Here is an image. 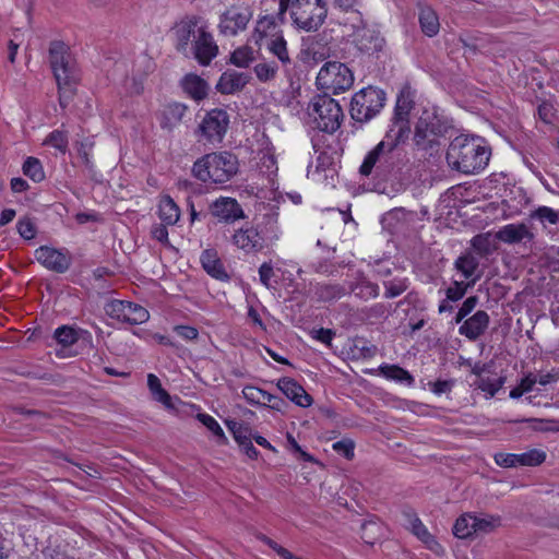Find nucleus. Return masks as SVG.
Listing matches in <instances>:
<instances>
[{
    "instance_id": "f257e3e1",
    "label": "nucleus",
    "mask_w": 559,
    "mask_h": 559,
    "mask_svg": "<svg viewBox=\"0 0 559 559\" xmlns=\"http://www.w3.org/2000/svg\"><path fill=\"white\" fill-rule=\"evenodd\" d=\"M407 138L400 136L393 131H388L380 141L364 158L359 168L360 175L383 181L401 178L404 160L401 151L397 148Z\"/></svg>"
},
{
    "instance_id": "f03ea898",
    "label": "nucleus",
    "mask_w": 559,
    "mask_h": 559,
    "mask_svg": "<svg viewBox=\"0 0 559 559\" xmlns=\"http://www.w3.org/2000/svg\"><path fill=\"white\" fill-rule=\"evenodd\" d=\"M490 155L491 151L483 139L459 135L451 141L445 158L452 169L471 175L481 171L488 165Z\"/></svg>"
},
{
    "instance_id": "7ed1b4c3",
    "label": "nucleus",
    "mask_w": 559,
    "mask_h": 559,
    "mask_svg": "<svg viewBox=\"0 0 559 559\" xmlns=\"http://www.w3.org/2000/svg\"><path fill=\"white\" fill-rule=\"evenodd\" d=\"M450 129L451 120L437 106L424 107L415 124L414 143L418 150L432 151Z\"/></svg>"
},
{
    "instance_id": "20e7f679",
    "label": "nucleus",
    "mask_w": 559,
    "mask_h": 559,
    "mask_svg": "<svg viewBox=\"0 0 559 559\" xmlns=\"http://www.w3.org/2000/svg\"><path fill=\"white\" fill-rule=\"evenodd\" d=\"M238 169L237 156L225 151L198 158L192 166V174L202 182L225 183L237 175Z\"/></svg>"
},
{
    "instance_id": "39448f33",
    "label": "nucleus",
    "mask_w": 559,
    "mask_h": 559,
    "mask_svg": "<svg viewBox=\"0 0 559 559\" xmlns=\"http://www.w3.org/2000/svg\"><path fill=\"white\" fill-rule=\"evenodd\" d=\"M309 116L316 127L326 133L335 132L342 124L344 114L338 102L329 94L316 95L308 105Z\"/></svg>"
},
{
    "instance_id": "423d86ee",
    "label": "nucleus",
    "mask_w": 559,
    "mask_h": 559,
    "mask_svg": "<svg viewBox=\"0 0 559 559\" xmlns=\"http://www.w3.org/2000/svg\"><path fill=\"white\" fill-rule=\"evenodd\" d=\"M385 93L373 86L357 92L350 102V116L357 122H368L374 118L385 104Z\"/></svg>"
},
{
    "instance_id": "0eeeda50",
    "label": "nucleus",
    "mask_w": 559,
    "mask_h": 559,
    "mask_svg": "<svg viewBox=\"0 0 559 559\" xmlns=\"http://www.w3.org/2000/svg\"><path fill=\"white\" fill-rule=\"evenodd\" d=\"M354 84V74L344 63L337 61L325 62L318 75L317 86L324 93L340 94L349 90Z\"/></svg>"
},
{
    "instance_id": "6e6552de",
    "label": "nucleus",
    "mask_w": 559,
    "mask_h": 559,
    "mask_svg": "<svg viewBox=\"0 0 559 559\" xmlns=\"http://www.w3.org/2000/svg\"><path fill=\"white\" fill-rule=\"evenodd\" d=\"M326 14L325 0H296L292 19L299 28L311 32L324 23Z\"/></svg>"
},
{
    "instance_id": "1a4fd4ad",
    "label": "nucleus",
    "mask_w": 559,
    "mask_h": 559,
    "mask_svg": "<svg viewBox=\"0 0 559 559\" xmlns=\"http://www.w3.org/2000/svg\"><path fill=\"white\" fill-rule=\"evenodd\" d=\"M49 63L57 85L75 84L76 73L69 47L60 40H53L49 46Z\"/></svg>"
},
{
    "instance_id": "9d476101",
    "label": "nucleus",
    "mask_w": 559,
    "mask_h": 559,
    "mask_svg": "<svg viewBox=\"0 0 559 559\" xmlns=\"http://www.w3.org/2000/svg\"><path fill=\"white\" fill-rule=\"evenodd\" d=\"M229 126V115L226 110L215 108L206 112L195 135L199 142L218 144L223 141Z\"/></svg>"
},
{
    "instance_id": "9b49d317",
    "label": "nucleus",
    "mask_w": 559,
    "mask_h": 559,
    "mask_svg": "<svg viewBox=\"0 0 559 559\" xmlns=\"http://www.w3.org/2000/svg\"><path fill=\"white\" fill-rule=\"evenodd\" d=\"M416 91L406 84L400 91L392 117V124L389 131H393L400 136L408 138L411 133L409 115L415 106Z\"/></svg>"
},
{
    "instance_id": "f8f14e48",
    "label": "nucleus",
    "mask_w": 559,
    "mask_h": 559,
    "mask_svg": "<svg viewBox=\"0 0 559 559\" xmlns=\"http://www.w3.org/2000/svg\"><path fill=\"white\" fill-rule=\"evenodd\" d=\"M206 22L199 15L190 14L183 16L173 27L175 49L183 56H189L191 38L200 34L201 27H206Z\"/></svg>"
},
{
    "instance_id": "ddd939ff",
    "label": "nucleus",
    "mask_w": 559,
    "mask_h": 559,
    "mask_svg": "<svg viewBox=\"0 0 559 559\" xmlns=\"http://www.w3.org/2000/svg\"><path fill=\"white\" fill-rule=\"evenodd\" d=\"M253 16L248 5H230L219 16L218 32L223 36L234 37L243 32Z\"/></svg>"
},
{
    "instance_id": "4468645a",
    "label": "nucleus",
    "mask_w": 559,
    "mask_h": 559,
    "mask_svg": "<svg viewBox=\"0 0 559 559\" xmlns=\"http://www.w3.org/2000/svg\"><path fill=\"white\" fill-rule=\"evenodd\" d=\"M189 52L202 67L210 66L212 60L218 56V46L207 26L200 28V34L192 41Z\"/></svg>"
},
{
    "instance_id": "2eb2a0df",
    "label": "nucleus",
    "mask_w": 559,
    "mask_h": 559,
    "mask_svg": "<svg viewBox=\"0 0 559 559\" xmlns=\"http://www.w3.org/2000/svg\"><path fill=\"white\" fill-rule=\"evenodd\" d=\"M34 255L37 262L56 273L67 272L72 263V258L68 250H59L48 246L37 248Z\"/></svg>"
},
{
    "instance_id": "dca6fc26",
    "label": "nucleus",
    "mask_w": 559,
    "mask_h": 559,
    "mask_svg": "<svg viewBox=\"0 0 559 559\" xmlns=\"http://www.w3.org/2000/svg\"><path fill=\"white\" fill-rule=\"evenodd\" d=\"M495 462L501 467L538 466L546 460L544 451L533 449L524 453H496Z\"/></svg>"
},
{
    "instance_id": "f3484780",
    "label": "nucleus",
    "mask_w": 559,
    "mask_h": 559,
    "mask_svg": "<svg viewBox=\"0 0 559 559\" xmlns=\"http://www.w3.org/2000/svg\"><path fill=\"white\" fill-rule=\"evenodd\" d=\"M211 214L218 221L233 224L246 217L238 201L229 197H221L210 204Z\"/></svg>"
},
{
    "instance_id": "a211bd4d",
    "label": "nucleus",
    "mask_w": 559,
    "mask_h": 559,
    "mask_svg": "<svg viewBox=\"0 0 559 559\" xmlns=\"http://www.w3.org/2000/svg\"><path fill=\"white\" fill-rule=\"evenodd\" d=\"M231 242L246 253H257L265 248L258 227L253 226L237 229L231 237Z\"/></svg>"
},
{
    "instance_id": "6ab92c4d",
    "label": "nucleus",
    "mask_w": 559,
    "mask_h": 559,
    "mask_svg": "<svg viewBox=\"0 0 559 559\" xmlns=\"http://www.w3.org/2000/svg\"><path fill=\"white\" fill-rule=\"evenodd\" d=\"M403 516L405 518L411 532L421 540L428 549L437 555L444 552L443 547L437 542V539L428 532L427 527L417 516L412 509L403 510Z\"/></svg>"
},
{
    "instance_id": "aec40b11",
    "label": "nucleus",
    "mask_w": 559,
    "mask_h": 559,
    "mask_svg": "<svg viewBox=\"0 0 559 559\" xmlns=\"http://www.w3.org/2000/svg\"><path fill=\"white\" fill-rule=\"evenodd\" d=\"M355 44L361 52L373 55L382 50L385 40L379 31L366 27L364 22L355 32Z\"/></svg>"
},
{
    "instance_id": "412c9836",
    "label": "nucleus",
    "mask_w": 559,
    "mask_h": 559,
    "mask_svg": "<svg viewBox=\"0 0 559 559\" xmlns=\"http://www.w3.org/2000/svg\"><path fill=\"white\" fill-rule=\"evenodd\" d=\"M276 386L287 399L300 407H309L313 402L311 395L293 378L278 379Z\"/></svg>"
},
{
    "instance_id": "4be33fe9",
    "label": "nucleus",
    "mask_w": 559,
    "mask_h": 559,
    "mask_svg": "<svg viewBox=\"0 0 559 559\" xmlns=\"http://www.w3.org/2000/svg\"><path fill=\"white\" fill-rule=\"evenodd\" d=\"M495 238L508 245H515L523 240L532 241L535 236L526 224L520 223L502 226L498 231H496Z\"/></svg>"
},
{
    "instance_id": "5701e85b",
    "label": "nucleus",
    "mask_w": 559,
    "mask_h": 559,
    "mask_svg": "<svg viewBox=\"0 0 559 559\" xmlns=\"http://www.w3.org/2000/svg\"><path fill=\"white\" fill-rule=\"evenodd\" d=\"M489 322L488 313L484 310H478L463 322L459 328V333L469 341H476L488 329Z\"/></svg>"
},
{
    "instance_id": "b1692460",
    "label": "nucleus",
    "mask_w": 559,
    "mask_h": 559,
    "mask_svg": "<svg viewBox=\"0 0 559 559\" xmlns=\"http://www.w3.org/2000/svg\"><path fill=\"white\" fill-rule=\"evenodd\" d=\"M249 80L248 74L228 70L222 73L215 88L221 94H234L241 91L249 83Z\"/></svg>"
},
{
    "instance_id": "393cba45",
    "label": "nucleus",
    "mask_w": 559,
    "mask_h": 559,
    "mask_svg": "<svg viewBox=\"0 0 559 559\" xmlns=\"http://www.w3.org/2000/svg\"><path fill=\"white\" fill-rule=\"evenodd\" d=\"M200 261L204 271L212 277L219 281L229 278L218 253L214 249H206L201 253Z\"/></svg>"
},
{
    "instance_id": "a878e982",
    "label": "nucleus",
    "mask_w": 559,
    "mask_h": 559,
    "mask_svg": "<svg viewBox=\"0 0 559 559\" xmlns=\"http://www.w3.org/2000/svg\"><path fill=\"white\" fill-rule=\"evenodd\" d=\"M318 301L332 302L344 297L348 289L340 284L332 282L317 283L311 288Z\"/></svg>"
},
{
    "instance_id": "bb28decb",
    "label": "nucleus",
    "mask_w": 559,
    "mask_h": 559,
    "mask_svg": "<svg viewBox=\"0 0 559 559\" xmlns=\"http://www.w3.org/2000/svg\"><path fill=\"white\" fill-rule=\"evenodd\" d=\"M257 227L265 246L272 245L280 239L281 230L278 226V214L276 212L263 214Z\"/></svg>"
},
{
    "instance_id": "cd10ccee",
    "label": "nucleus",
    "mask_w": 559,
    "mask_h": 559,
    "mask_svg": "<svg viewBox=\"0 0 559 559\" xmlns=\"http://www.w3.org/2000/svg\"><path fill=\"white\" fill-rule=\"evenodd\" d=\"M187 107L179 103L166 105L158 115L159 126L163 130L171 131L182 120Z\"/></svg>"
},
{
    "instance_id": "c85d7f7f",
    "label": "nucleus",
    "mask_w": 559,
    "mask_h": 559,
    "mask_svg": "<svg viewBox=\"0 0 559 559\" xmlns=\"http://www.w3.org/2000/svg\"><path fill=\"white\" fill-rule=\"evenodd\" d=\"M181 87L192 99L200 102L207 96L209 84L205 80L194 73L186 74L181 82Z\"/></svg>"
},
{
    "instance_id": "c756f323",
    "label": "nucleus",
    "mask_w": 559,
    "mask_h": 559,
    "mask_svg": "<svg viewBox=\"0 0 559 559\" xmlns=\"http://www.w3.org/2000/svg\"><path fill=\"white\" fill-rule=\"evenodd\" d=\"M454 269L460 272L464 278L471 281L479 271V258L471 251H465L454 261Z\"/></svg>"
},
{
    "instance_id": "7c9ffc66",
    "label": "nucleus",
    "mask_w": 559,
    "mask_h": 559,
    "mask_svg": "<svg viewBox=\"0 0 559 559\" xmlns=\"http://www.w3.org/2000/svg\"><path fill=\"white\" fill-rule=\"evenodd\" d=\"M158 217L165 225L173 226L178 223L180 218V209L171 197L164 195L159 200Z\"/></svg>"
},
{
    "instance_id": "2f4dec72",
    "label": "nucleus",
    "mask_w": 559,
    "mask_h": 559,
    "mask_svg": "<svg viewBox=\"0 0 559 559\" xmlns=\"http://www.w3.org/2000/svg\"><path fill=\"white\" fill-rule=\"evenodd\" d=\"M276 29V23L273 16H262L258 20L254 31L252 33V39L257 45H261V43L269 36L274 38L277 36L274 32Z\"/></svg>"
},
{
    "instance_id": "473e14b6",
    "label": "nucleus",
    "mask_w": 559,
    "mask_h": 559,
    "mask_svg": "<svg viewBox=\"0 0 559 559\" xmlns=\"http://www.w3.org/2000/svg\"><path fill=\"white\" fill-rule=\"evenodd\" d=\"M419 24L424 34L432 37L438 34L440 23L436 12L429 8H423L419 12Z\"/></svg>"
},
{
    "instance_id": "72a5a7b5",
    "label": "nucleus",
    "mask_w": 559,
    "mask_h": 559,
    "mask_svg": "<svg viewBox=\"0 0 559 559\" xmlns=\"http://www.w3.org/2000/svg\"><path fill=\"white\" fill-rule=\"evenodd\" d=\"M379 372L389 380L406 383L407 385H412L414 383V377L407 370L397 365H381L379 367Z\"/></svg>"
},
{
    "instance_id": "f704fd0d",
    "label": "nucleus",
    "mask_w": 559,
    "mask_h": 559,
    "mask_svg": "<svg viewBox=\"0 0 559 559\" xmlns=\"http://www.w3.org/2000/svg\"><path fill=\"white\" fill-rule=\"evenodd\" d=\"M506 383V377L489 378L483 377L475 379L471 385L487 394L489 399L493 397Z\"/></svg>"
},
{
    "instance_id": "c9c22d12",
    "label": "nucleus",
    "mask_w": 559,
    "mask_h": 559,
    "mask_svg": "<svg viewBox=\"0 0 559 559\" xmlns=\"http://www.w3.org/2000/svg\"><path fill=\"white\" fill-rule=\"evenodd\" d=\"M80 333H84L91 337V334L87 331L81 329L76 330L69 325H62L56 329L53 337L60 345L68 347L78 342Z\"/></svg>"
},
{
    "instance_id": "e433bc0d",
    "label": "nucleus",
    "mask_w": 559,
    "mask_h": 559,
    "mask_svg": "<svg viewBox=\"0 0 559 559\" xmlns=\"http://www.w3.org/2000/svg\"><path fill=\"white\" fill-rule=\"evenodd\" d=\"M147 386L155 401L162 403L167 408L174 407L169 393L162 386L159 379L154 373L147 374Z\"/></svg>"
},
{
    "instance_id": "4c0bfd02",
    "label": "nucleus",
    "mask_w": 559,
    "mask_h": 559,
    "mask_svg": "<svg viewBox=\"0 0 559 559\" xmlns=\"http://www.w3.org/2000/svg\"><path fill=\"white\" fill-rule=\"evenodd\" d=\"M471 246L480 258L487 257L496 250L490 233L474 236L471 240Z\"/></svg>"
},
{
    "instance_id": "58836bf2",
    "label": "nucleus",
    "mask_w": 559,
    "mask_h": 559,
    "mask_svg": "<svg viewBox=\"0 0 559 559\" xmlns=\"http://www.w3.org/2000/svg\"><path fill=\"white\" fill-rule=\"evenodd\" d=\"M150 319L148 311L141 305L129 301L126 309V318L122 322L136 325L145 323Z\"/></svg>"
},
{
    "instance_id": "ea45409f",
    "label": "nucleus",
    "mask_w": 559,
    "mask_h": 559,
    "mask_svg": "<svg viewBox=\"0 0 559 559\" xmlns=\"http://www.w3.org/2000/svg\"><path fill=\"white\" fill-rule=\"evenodd\" d=\"M479 280H480V274H477L474 278H472L471 281H467V282L454 281L452 283V285L445 292L447 300H450V301L461 300L465 296L467 289L472 288L476 284V282Z\"/></svg>"
},
{
    "instance_id": "a19ab883",
    "label": "nucleus",
    "mask_w": 559,
    "mask_h": 559,
    "mask_svg": "<svg viewBox=\"0 0 559 559\" xmlns=\"http://www.w3.org/2000/svg\"><path fill=\"white\" fill-rule=\"evenodd\" d=\"M349 288L356 297L362 300L372 299L379 296V286L365 278L357 282L355 285H350Z\"/></svg>"
},
{
    "instance_id": "79ce46f5",
    "label": "nucleus",
    "mask_w": 559,
    "mask_h": 559,
    "mask_svg": "<svg viewBox=\"0 0 559 559\" xmlns=\"http://www.w3.org/2000/svg\"><path fill=\"white\" fill-rule=\"evenodd\" d=\"M266 46L267 49L274 56H276L283 64H287L290 62L289 53L287 50V44L282 35L271 38Z\"/></svg>"
},
{
    "instance_id": "37998d69",
    "label": "nucleus",
    "mask_w": 559,
    "mask_h": 559,
    "mask_svg": "<svg viewBox=\"0 0 559 559\" xmlns=\"http://www.w3.org/2000/svg\"><path fill=\"white\" fill-rule=\"evenodd\" d=\"M226 425L239 445L252 440L253 433L249 425L236 420H228Z\"/></svg>"
},
{
    "instance_id": "c03bdc74",
    "label": "nucleus",
    "mask_w": 559,
    "mask_h": 559,
    "mask_svg": "<svg viewBox=\"0 0 559 559\" xmlns=\"http://www.w3.org/2000/svg\"><path fill=\"white\" fill-rule=\"evenodd\" d=\"M475 533L473 515L471 514L460 516L453 525V534L459 538H467Z\"/></svg>"
},
{
    "instance_id": "a18cd8bd",
    "label": "nucleus",
    "mask_w": 559,
    "mask_h": 559,
    "mask_svg": "<svg viewBox=\"0 0 559 559\" xmlns=\"http://www.w3.org/2000/svg\"><path fill=\"white\" fill-rule=\"evenodd\" d=\"M23 174L35 182H40L45 178L41 163L36 157H27L23 164Z\"/></svg>"
},
{
    "instance_id": "49530a36",
    "label": "nucleus",
    "mask_w": 559,
    "mask_h": 559,
    "mask_svg": "<svg viewBox=\"0 0 559 559\" xmlns=\"http://www.w3.org/2000/svg\"><path fill=\"white\" fill-rule=\"evenodd\" d=\"M253 60V50L248 46L235 49L230 56V63L238 68H248Z\"/></svg>"
},
{
    "instance_id": "de8ad7c7",
    "label": "nucleus",
    "mask_w": 559,
    "mask_h": 559,
    "mask_svg": "<svg viewBox=\"0 0 559 559\" xmlns=\"http://www.w3.org/2000/svg\"><path fill=\"white\" fill-rule=\"evenodd\" d=\"M530 218L537 219L543 225H556L559 222V212L548 206H539L531 212Z\"/></svg>"
},
{
    "instance_id": "09e8293b",
    "label": "nucleus",
    "mask_w": 559,
    "mask_h": 559,
    "mask_svg": "<svg viewBox=\"0 0 559 559\" xmlns=\"http://www.w3.org/2000/svg\"><path fill=\"white\" fill-rule=\"evenodd\" d=\"M94 147V142L91 139H85L78 143V156L88 173H94V164L91 154Z\"/></svg>"
},
{
    "instance_id": "8fccbe9b",
    "label": "nucleus",
    "mask_w": 559,
    "mask_h": 559,
    "mask_svg": "<svg viewBox=\"0 0 559 559\" xmlns=\"http://www.w3.org/2000/svg\"><path fill=\"white\" fill-rule=\"evenodd\" d=\"M242 395L248 403L252 405L264 406L266 405V397L269 392L253 385H246L242 389Z\"/></svg>"
},
{
    "instance_id": "3c124183",
    "label": "nucleus",
    "mask_w": 559,
    "mask_h": 559,
    "mask_svg": "<svg viewBox=\"0 0 559 559\" xmlns=\"http://www.w3.org/2000/svg\"><path fill=\"white\" fill-rule=\"evenodd\" d=\"M500 516L495 515H486L484 518H477L473 515V523L476 530V533H489L493 531L496 527L500 526Z\"/></svg>"
},
{
    "instance_id": "603ef678",
    "label": "nucleus",
    "mask_w": 559,
    "mask_h": 559,
    "mask_svg": "<svg viewBox=\"0 0 559 559\" xmlns=\"http://www.w3.org/2000/svg\"><path fill=\"white\" fill-rule=\"evenodd\" d=\"M385 292V298H394L402 295L407 288L408 283L406 278H393L383 283Z\"/></svg>"
},
{
    "instance_id": "864d4df0",
    "label": "nucleus",
    "mask_w": 559,
    "mask_h": 559,
    "mask_svg": "<svg viewBox=\"0 0 559 559\" xmlns=\"http://www.w3.org/2000/svg\"><path fill=\"white\" fill-rule=\"evenodd\" d=\"M253 70L259 81L267 82L275 78L278 67L275 62H261Z\"/></svg>"
},
{
    "instance_id": "5fc2aeb1",
    "label": "nucleus",
    "mask_w": 559,
    "mask_h": 559,
    "mask_svg": "<svg viewBox=\"0 0 559 559\" xmlns=\"http://www.w3.org/2000/svg\"><path fill=\"white\" fill-rule=\"evenodd\" d=\"M127 300H110L105 306L106 314L109 316L112 319H116L118 321L122 322V319L126 318V309L128 306Z\"/></svg>"
},
{
    "instance_id": "6e6d98bb",
    "label": "nucleus",
    "mask_w": 559,
    "mask_h": 559,
    "mask_svg": "<svg viewBox=\"0 0 559 559\" xmlns=\"http://www.w3.org/2000/svg\"><path fill=\"white\" fill-rule=\"evenodd\" d=\"M333 4L343 12L356 13L359 24L364 23L362 14L359 10L362 7V0H333Z\"/></svg>"
},
{
    "instance_id": "4d7b16f0",
    "label": "nucleus",
    "mask_w": 559,
    "mask_h": 559,
    "mask_svg": "<svg viewBox=\"0 0 559 559\" xmlns=\"http://www.w3.org/2000/svg\"><path fill=\"white\" fill-rule=\"evenodd\" d=\"M45 143L51 145L61 153H66L69 143L67 132L61 130H53L48 134Z\"/></svg>"
},
{
    "instance_id": "13d9d810",
    "label": "nucleus",
    "mask_w": 559,
    "mask_h": 559,
    "mask_svg": "<svg viewBox=\"0 0 559 559\" xmlns=\"http://www.w3.org/2000/svg\"><path fill=\"white\" fill-rule=\"evenodd\" d=\"M198 419L215 436L218 438V441L225 442L226 437L225 433L219 426V424L212 416L207 414H199Z\"/></svg>"
},
{
    "instance_id": "bf43d9fd",
    "label": "nucleus",
    "mask_w": 559,
    "mask_h": 559,
    "mask_svg": "<svg viewBox=\"0 0 559 559\" xmlns=\"http://www.w3.org/2000/svg\"><path fill=\"white\" fill-rule=\"evenodd\" d=\"M332 449L337 454L344 456L346 460L354 459L355 442L352 439L344 438L340 441H336L332 444Z\"/></svg>"
},
{
    "instance_id": "052dcab7",
    "label": "nucleus",
    "mask_w": 559,
    "mask_h": 559,
    "mask_svg": "<svg viewBox=\"0 0 559 559\" xmlns=\"http://www.w3.org/2000/svg\"><path fill=\"white\" fill-rule=\"evenodd\" d=\"M261 542H263L265 545H267L271 549H273L282 559H302L298 556H295L293 552H290L285 547L277 544L275 540L271 539L270 537L262 535L260 537Z\"/></svg>"
},
{
    "instance_id": "680f3d73",
    "label": "nucleus",
    "mask_w": 559,
    "mask_h": 559,
    "mask_svg": "<svg viewBox=\"0 0 559 559\" xmlns=\"http://www.w3.org/2000/svg\"><path fill=\"white\" fill-rule=\"evenodd\" d=\"M478 304V297L477 296H469L467 297L462 306L460 307L456 316H455V322L460 323L466 318L477 306Z\"/></svg>"
},
{
    "instance_id": "e2e57ef3",
    "label": "nucleus",
    "mask_w": 559,
    "mask_h": 559,
    "mask_svg": "<svg viewBox=\"0 0 559 559\" xmlns=\"http://www.w3.org/2000/svg\"><path fill=\"white\" fill-rule=\"evenodd\" d=\"M16 228L19 235L26 240L33 239L36 235L35 225L29 218L20 219L17 222Z\"/></svg>"
},
{
    "instance_id": "0e129e2a",
    "label": "nucleus",
    "mask_w": 559,
    "mask_h": 559,
    "mask_svg": "<svg viewBox=\"0 0 559 559\" xmlns=\"http://www.w3.org/2000/svg\"><path fill=\"white\" fill-rule=\"evenodd\" d=\"M455 384V380L453 379H450V380H441V379H438L437 381L435 382H429V388L430 390L437 394V395H441L443 393H449L452 391L453 386Z\"/></svg>"
},
{
    "instance_id": "69168bd1",
    "label": "nucleus",
    "mask_w": 559,
    "mask_h": 559,
    "mask_svg": "<svg viewBox=\"0 0 559 559\" xmlns=\"http://www.w3.org/2000/svg\"><path fill=\"white\" fill-rule=\"evenodd\" d=\"M538 117L545 123H551L555 117L556 109L550 102H543L537 109Z\"/></svg>"
},
{
    "instance_id": "338daca9",
    "label": "nucleus",
    "mask_w": 559,
    "mask_h": 559,
    "mask_svg": "<svg viewBox=\"0 0 559 559\" xmlns=\"http://www.w3.org/2000/svg\"><path fill=\"white\" fill-rule=\"evenodd\" d=\"M167 226L163 224H154L151 228V236L153 239L159 241L163 245L169 246Z\"/></svg>"
},
{
    "instance_id": "774afa93",
    "label": "nucleus",
    "mask_w": 559,
    "mask_h": 559,
    "mask_svg": "<svg viewBox=\"0 0 559 559\" xmlns=\"http://www.w3.org/2000/svg\"><path fill=\"white\" fill-rule=\"evenodd\" d=\"M275 275L272 262H263L259 267L260 282L266 287H272L271 278Z\"/></svg>"
}]
</instances>
